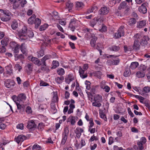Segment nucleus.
<instances>
[{"label": "nucleus", "mask_w": 150, "mask_h": 150, "mask_svg": "<svg viewBox=\"0 0 150 150\" xmlns=\"http://www.w3.org/2000/svg\"><path fill=\"white\" fill-rule=\"evenodd\" d=\"M95 101L94 102H93L92 103V105L94 106L97 107H100L101 106V104L99 102L98 103Z\"/></svg>", "instance_id": "57"}, {"label": "nucleus", "mask_w": 150, "mask_h": 150, "mask_svg": "<svg viewBox=\"0 0 150 150\" xmlns=\"http://www.w3.org/2000/svg\"><path fill=\"white\" fill-rule=\"evenodd\" d=\"M40 86H47L49 85L48 83L44 82L43 81H41L40 84Z\"/></svg>", "instance_id": "60"}, {"label": "nucleus", "mask_w": 150, "mask_h": 150, "mask_svg": "<svg viewBox=\"0 0 150 150\" xmlns=\"http://www.w3.org/2000/svg\"><path fill=\"white\" fill-rule=\"evenodd\" d=\"M137 144L138 145L139 147L140 150H142V149H143L144 147L143 145L144 144H142V143H141L140 142H139V141H138L137 142Z\"/></svg>", "instance_id": "58"}, {"label": "nucleus", "mask_w": 150, "mask_h": 150, "mask_svg": "<svg viewBox=\"0 0 150 150\" xmlns=\"http://www.w3.org/2000/svg\"><path fill=\"white\" fill-rule=\"evenodd\" d=\"M69 133V128L68 127H66L64 129V132L63 133L62 135L68 136Z\"/></svg>", "instance_id": "45"}, {"label": "nucleus", "mask_w": 150, "mask_h": 150, "mask_svg": "<svg viewBox=\"0 0 150 150\" xmlns=\"http://www.w3.org/2000/svg\"><path fill=\"white\" fill-rule=\"evenodd\" d=\"M17 106V108L18 110H20L21 111L24 110V107L23 105L22 106L18 102H16Z\"/></svg>", "instance_id": "43"}, {"label": "nucleus", "mask_w": 150, "mask_h": 150, "mask_svg": "<svg viewBox=\"0 0 150 150\" xmlns=\"http://www.w3.org/2000/svg\"><path fill=\"white\" fill-rule=\"evenodd\" d=\"M124 27L121 26L116 33L115 34L114 38L115 39L119 38L124 35Z\"/></svg>", "instance_id": "3"}, {"label": "nucleus", "mask_w": 150, "mask_h": 150, "mask_svg": "<svg viewBox=\"0 0 150 150\" xmlns=\"http://www.w3.org/2000/svg\"><path fill=\"white\" fill-rule=\"evenodd\" d=\"M83 129L80 127H77L75 130V133L76 134V136L78 138H80L81 133L83 132Z\"/></svg>", "instance_id": "11"}, {"label": "nucleus", "mask_w": 150, "mask_h": 150, "mask_svg": "<svg viewBox=\"0 0 150 150\" xmlns=\"http://www.w3.org/2000/svg\"><path fill=\"white\" fill-rule=\"evenodd\" d=\"M41 149V147L37 144H34L32 147V150H40Z\"/></svg>", "instance_id": "38"}, {"label": "nucleus", "mask_w": 150, "mask_h": 150, "mask_svg": "<svg viewBox=\"0 0 150 150\" xmlns=\"http://www.w3.org/2000/svg\"><path fill=\"white\" fill-rule=\"evenodd\" d=\"M4 46L3 45V46L0 47V52L1 53H3L6 52V49Z\"/></svg>", "instance_id": "63"}, {"label": "nucleus", "mask_w": 150, "mask_h": 150, "mask_svg": "<svg viewBox=\"0 0 150 150\" xmlns=\"http://www.w3.org/2000/svg\"><path fill=\"white\" fill-rule=\"evenodd\" d=\"M109 11V8L106 6L101 7L99 11V14L101 16L105 15L108 13Z\"/></svg>", "instance_id": "4"}, {"label": "nucleus", "mask_w": 150, "mask_h": 150, "mask_svg": "<svg viewBox=\"0 0 150 150\" xmlns=\"http://www.w3.org/2000/svg\"><path fill=\"white\" fill-rule=\"evenodd\" d=\"M27 124V127L29 129H31L35 128L36 126V125L35 124L34 120H29Z\"/></svg>", "instance_id": "8"}, {"label": "nucleus", "mask_w": 150, "mask_h": 150, "mask_svg": "<svg viewBox=\"0 0 150 150\" xmlns=\"http://www.w3.org/2000/svg\"><path fill=\"white\" fill-rule=\"evenodd\" d=\"M147 3H144L142 4V5L139 7V11L140 12L143 14L146 13L147 11L146 6H147Z\"/></svg>", "instance_id": "7"}, {"label": "nucleus", "mask_w": 150, "mask_h": 150, "mask_svg": "<svg viewBox=\"0 0 150 150\" xmlns=\"http://www.w3.org/2000/svg\"><path fill=\"white\" fill-rule=\"evenodd\" d=\"M89 124L90 125L89 126L88 131H90V129L94 125V122L93 121V118H92L89 119Z\"/></svg>", "instance_id": "48"}, {"label": "nucleus", "mask_w": 150, "mask_h": 150, "mask_svg": "<svg viewBox=\"0 0 150 150\" xmlns=\"http://www.w3.org/2000/svg\"><path fill=\"white\" fill-rule=\"evenodd\" d=\"M16 127L18 129L23 130L24 128L23 124L22 123L18 124L17 125Z\"/></svg>", "instance_id": "59"}, {"label": "nucleus", "mask_w": 150, "mask_h": 150, "mask_svg": "<svg viewBox=\"0 0 150 150\" xmlns=\"http://www.w3.org/2000/svg\"><path fill=\"white\" fill-rule=\"evenodd\" d=\"M20 48V46L18 44L17 46H16L15 47L12 49V50L13 52L14 53L16 54L18 52Z\"/></svg>", "instance_id": "39"}, {"label": "nucleus", "mask_w": 150, "mask_h": 150, "mask_svg": "<svg viewBox=\"0 0 150 150\" xmlns=\"http://www.w3.org/2000/svg\"><path fill=\"white\" fill-rule=\"evenodd\" d=\"M38 57L43 56L44 55V51L43 50H41L38 52Z\"/></svg>", "instance_id": "51"}, {"label": "nucleus", "mask_w": 150, "mask_h": 150, "mask_svg": "<svg viewBox=\"0 0 150 150\" xmlns=\"http://www.w3.org/2000/svg\"><path fill=\"white\" fill-rule=\"evenodd\" d=\"M120 61L119 58L113 57L111 59L108 60L107 62L110 65H117L119 63Z\"/></svg>", "instance_id": "5"}, {"label": "nucleus", "mask_w": 150, "mask_h": 150, "mask_svg": "<svg viewBox=\"0 0 150 150\" xmlns=\"http://www.w3.org/2000/svg\"><path fill=\"white\" fill-rule=\"evenodd\" d=\"M126 5V2L125 1H123L120 4L118 7V9L120 10H121L122 9H124L125 8Z\"/></svg>", "instance_id": "30"}, {"label": "nucleus", "mask_w": 150, "mask_h": 150, "mask_svg": "<svg viewBox=\"0 0 150 150\" xmlns=\"http://www.w3.org/2000/svg\"><path fill=\"white\" fill-rule=\"evenodd\" d=\"M26 96L25 94L21 93L18 95V101H23L25 100Z\"/></svg>", "instance_id": "14"}, {"label": "nucleus", "mask_w": 150, "mask_h": 150, "mask_svg": "<svg viewBox=\"0 0 150 150\" xmlns=\"http://www.w3.org/2000/svg\"><path fill=\"white\" fill-rule=\"evenodd\" d=\"M26 112L28 114H29L31 113L32 110L31 108L29 106H28L26 108Z\"/></svg>", "instance_id": "62"}, {"label": "nucleus", "mask_w": 150, "mask_h": 150, "mask_svg": "<svg viewBox=\"0 0 150 150\" xmlns=\"http://www.w3.org/2000/svg\"><path fill=\"white\" fill-rule=\"evenodd\" d=\"M57 73L60 75H63L64 74V70L62 68L59 69L57 71Z\"/></svg>", "instance_id": "42"}, {"label": "nucleus", "mask_w": 150, "mask_h": 150, "mask_svg": "<svg viewBox=\"0 0 150 150\" xmlns=\"http://www.w3.org/2000/svg\"><path fill=\"white\" fill-rule=\"evenodd\" d=\"M0 11L2 12L4 14V15L7 16H9V11L8 10H4L2 9H0Z\"/></svg>", "instance_id": "56"}, {"label": "nucleus", "mask_w": 150, "mask_h": 150, "mask_svg": "<svg viewBox=\"0 0 150 150\" xmlns=\"http://www.w3.org/2000/svg\"><path fill=\"white\" fill-rule=\"evenodd\" d=\"M66 8H67L69 11H70V10H71L73 6V3L71 2L70 1H69L66 2Z\"/></svg>", "instance_id": "21"}, {"label": "nucleus", "mask_w": 150, "mask_h": 150, "mask_svg": "<svg viewBox=\"0 0 150 150\" xmlns=\"http://www.w3.org/2000/svg\"><path fill=\"white\" fill-rule=\"evenodd\" d=\"M98 27H95L94 29L100 31H101L105 32L106 30V27L105 26H104L102 24H99L98 25Z\"/></svg>", "instance_id": "16"}, {"label": "nucleus", "mask_w": 150, "mask_h": 150, "mask_svg": "<svg viewBox=\"0 0 150 150\" xmlns=\"http://www.w3.org/2000/svg\"><path fill=\"white\" fill-rule=\"evenodd\" d=\"M48 25L47 24H44L43 25H41L39 28V30L40 31H43L45 30L48 26Z\"/></svg>", "instance_id": "40"}, {"label": "nucleus", "mask_w": 150, "mask_h": 150, "mask_svg": "<svg viewBox=\"0 0 150 150\" xmlns=\"http://www.w3.org/2000/svg\"><path fill=\"white\" fill-rule=\"evenodd\" d=\"M134 37L135 39V40H140L142 38V37L141 36L140 34L139 33L136 34L134 36Z\"/></svg>", "instance_id": "49"}, {"label": "nucleus", "mask_w": 150, "mask_h": 150, "mask_svg": "<svg viewBox=\"0 0 150 150\" xmlns=\"http://www.w3.org/2000/svg\"><path fill=\"white\" fill-rule=\"evenodd\" d=\"M94 101L96 102H100L102 101V97L99 95H96L94 97Z\"/></svg>", "instance_id": "29"}, {"label": "nucleus", "mask_w": 150, "mask_h": 150, "mask_svg": "<svg viewBox=\"0 0 150 150\" xmlns=\"http://www.w3.org/2000/svg\"><path fill=\"white\" fill-rule=\"evenodd\" d=\"M74 76L71 74H69L67 75L65 79L66 83L69 84L70 83L74 80Z\"/></svg>", "instance_id": "9"}, {"label": "nucleus", "mask_w": 150, "mask_h": 150, "mask_svg": "<svg viewBox=\"0 0 150 150\" xmlns=\"http://www.w3.org/2000/svg\"><path fill=\"white\" fill-rule=\"evenodd\" d=\"M141 40H142V41L140 42H141V44L146 45L148 43L147 41L149 40V38L147 36H145L142 38L141 39Z\"/></svg>", "instance_id": "18"}, {"label": "nucleus", "mask_w": 150, "mask_h": 150, "mask_svg": "<svg viewBox=\"0 0 150 150\" xmlns=\"http://www.w3.org/2000/svg\"><path fill=\"white\" fill-rule=\"evenodd\" d=\"M85 84L86 85V89L88 90H89L91 88L90 87V84L91 83L90 82L86 80L85 82Z\"/></svg>", "instance_id": "54"}, {"label": "nucleus", "mask_w": 150, "mask_h": 150, "mask_svg": "<svg viewBox=\"0 0 150 150\" xmlns=\"http://www.w3.org/2000/svg\"><path fill=\"white\" fill-rule=\"evenodd\" d=\"M97 137L96 136H95L93 135V136H92L89 139L90 142H92L94 140H98Z\"/></svg>", "instance_id": "64"}, {"label": "nucleus", "mask_w": 150, "mask_h": 150, "mask_svg": "<svg viewBox=\"0 0 150 150\" xmlns=\"http://www.w3.org/2000/svg\"><path fill=\"white\" fill-rule=\"evenodd\" d=\"M146 69H143L142 71H137L136 73V76L138 78H142L144 77L145 74V72L144 71Z\"/></svg>", "instance_id": "12"}, {"label": "nucleus", "mask_w": 150, "mask_h": 150, "mask_svg": "<svg viewBox=\"0 0 150 150\" xmlns=\"http://www.w3.org/2000/svg\"><path fill=\"white\" fill-rule=\"evenodd\" d=\"M26 137L23 135H20L18 136L16 139V141L18 144L20 142H22L26 139Z\"/></svg>", "instance_id": "13"}, {"label": "nucleus", "mask_w": 150, "mask_h": 150, "mask_svg": "<svg viewBox=\"0 0 150 150\" xmlns=\"http://www.w3.org/2000/svg\"><path fill=\"white\" fill-rule=\"evenodd\" d=\"M52 58L51 55L50 54H47L43 57L41 59V62L42 63H44V64L46 63V61L47 59H50Z\"/></svg>", "instance_id": "20"}, {"label": "nucleus", "mask_w": 150, "mask_h": 150, "mask_svg": "<svg viewBox=\"0 0 150 150\" xmlns=\"http://www.w3.org/2000/svg\"><path fill=\"white\" fill-rule=\"evenodd\" d=\"M140 41L139 40H135L134 44L133 46V48L134 50H138L139 48L140 45L139 43Z\"/></svg>", "instance_id": "15"}, {"label": "nucleus", "mask_w": 150, "mask_h": 150, "mask_svg": "<svg viewBox=\"0 0 150 150\" xmlns=\"http://www.w3.org/2000/svg\"><path fill=\"white\" fill-rule=\"evenodd\" d=\"M146 24V21L143 20L139 21L137 23V28H141L144 27Z\"/></svg>", "instance_id": "10"}, {"label": "nucleus", "mask_w": 150, "mask_h": 150, "mask_svg": "<svg viewBox=\"0 0 150 150\" xmlns=\"http://www.w3.org/2000/svg\"><path fill=\"white\" fill-rule=\"evenodd\" d=\"M19 1L20 0H16L12 2L13 3V9H16L19 7L20 3Z\"/></svg>", "instance_id": "24"}, {"label": "nucleus", "mask_w": 150, "mask_h": 150, "mask_svg": "<svg viewBox=\"0 0 150 150\" xmlns=\"http://www.w3.org/2000/svg\"><path fill=\"white\" fill-rule=\"evenodd\" d=\"M58 13L56 11H53L52 12V16L53 18L55 19L58 20L59 19V17L58 15Z\"/></svg>", "instance_id": "41"}, {"label": "nucleus", "mask_w": 150, "mask_h": 150, "mask_svg": "<svg viewBox=\"0 0 150 150\" xmlns=\"http://www.w3.org/2000/svg\"><path fill=\"white\" fill-rule=\"evenodd\" d=\"M29 60L38 66H40L41 65L42 63L38 58L33 57H29Z\"/></svg>", "instance_id": "6"}, {"label": "nucleus", "mask_w": 150, "mask_h": 150, "mask_svg": "<svg viewBox=\"0 0 150 150\" xmlns=\"http://www.w3.org/2000/svg\"><path fill=\"white\" fill-rule=\"evenodd\" d=\"M18 26V24L17 21H13L11 25V27L13 30H15Z\"/></svg>", "instance_id": "37"}, {"label": "nucleus", "mask_w": 150, "mask_h": 150, "mask_svg": "<svg viewBox=\"0 0 150 150\" xmlns=\"http://www.w3.org/2000/svg\"><path fill=\"white\" fill-rule=\"evenodd\" d=\"M36 18V16L35 15H33L31 17L29 18L28 21V23L29 24H32L34 23L35 18Z\"/></svg>", "instance_id": "22"}, {"label": "nucleus", "mask_w": 150, "mask_h": 150, "mask_svg": "<svg viewBox=\"0 0 150 150\" xmlns=\"http://www.w3.org/2000/svg\"><path fill=\"white\" fill-rule=\"evenodd\" d=\"M99 21L100 22L103 21V18L101 17H98L97 18H95L93 19L91 21L90 23V25L94 28H95L94 27L95 25H97L98 24H99ZM95 27H97L96 26H95Z\"/></svg>", "instance_id": "2"}, {"label": "nucleus", "mask_w": 150, "mask_h": 150, "mask_svg": "<svg viewBox=\"0 0 150 150\" xmlns=\"http://www.w3.org/2000/svg\"><path fill=\"white\" fill-rule=\"evenodd\" d=\"M142 91L145 93H148L150 91V87L145 86L143 88Z\"/></svg>", "instance_id": "46"}, {"label": "nucleus", "mask_w": 150, "mask_h": 150, "mask_svg": "<svg viewBox=\"0 0 150 150\" xmlns=\"http://www.w3.org/2000/svg\"><path fill=\"white\" fill-rule=\"evenodd\" d=\"M17 44L15 42H10V47H11L12 50L16 46H17Z\"/></svg>", "instance_id": "53"}, {"label": "nucleus", "mask_w": 150, "mask_h": 150, "mask_svg": "<svg viewBox=\"0 0 150 150\" xmlns=\"http://www.w3.org/2000/svg\"><path fill=\"white\" fill-rule=\"evenodd\" d=\"M9 39L8 38H5L1 41V43L3 46H6L8 44Z\"/></svg>", "instance_id": "32"}, {"label": "nucleus", "mask_w": 150, "mask_h": 150, "mask_svg": "<svg viewBox=\"0 0 150 150\" xmlns=\"http://www.w3.org/2000/svg\"><path fill=\"white\" fill-rule=\"evenodd\" d=\"M121 0H110V4L111 6H114L116 4H118L120 2Z\"/></svg>", "instance_id": "36"}, {"label": "nucleus", "mask_w": 150, "mask_h": 150, "mask_svg": "<svg viewBox=\"0 0 150 150\" xmlns=\"http://www.w3.org/2000/svg\"><path fill=\"white\" fill-rule=\"evenodd\" d=\"M23 45V44H22L20 45V50L23 54H26L27 50Z\"/></svg>", "instance_id": "31"}, {"label": "nucleus", "mask_w": 150, "mask_h": 150, "mask_svg": "<svg viewBox=\"0 0 150 150\" xmlns=\"http://www.w3.org/2000/svg\"><path fill=\"white\" fill-rule=\"evenodd\" d=\"M64 79V77L63 76H61L60 77H57L56 78H55V81L57 83L60 84L62 83Z\"/></svg>", "instance_id": "34"}, {"label": "nucleus", "mask_w": 150, "mask_h": 150, "mask_svg": "<svg viewBox=\"0 0 150 150\" xmlns=\"http://www.w3.org/2000/svg\"><path fill=\"white\" fill-rule=\"evenodd\" d=\"M45 127V125L43 123L40 122L38 124V128L40 131H42L44 129Z\"/></svg>", "instance_id": "44"}, {"label": "nucleus", "mask_w": 150, "mask_h": 150, "mask_svg": "<svg viewBox=\"0 0 150 150\" xmlns=\"http://www.w3.org/2000/svg\"><path fill=\"white\" fill-rule=\"evenodd\" d=\"M137 22L136 19L134 18H131L129 20L128 23L130 26H133Z\"/></svg>", "instance_id": "19"}, {"label": "nucleus", "mask_w": 150, "mask_h": 150, "mask_svg": "<svg viewBox=\"0 0 150 150\" xmlns=\"http://www.w3.org/2000/svg\"><path fill=\"white\" fill-rule=\"evenodd\" d=\"M26 67L27 69H26L27 71V73L28 74H30L32 71L33 70V66L32 65L30 64H28L27 66Z\"/></svg>", "instance_id": "33"}, {"label": "nucleus", "mask_w": 150, "mask_h": 150, "mask_svg": "<svg viewBox=\"0 0 150 150\" xmlns=\"http://www.w3.org/2000/svg\"><path fill=\"white\" fill-rule=\"evenodd\" d=\"M21 31V34L19 35V38L22 41L27 39L28 37L32 38L34 36V35L32 31L28 30L26 26H24Z\"/></svg>", "instance_id": "1"}, {"label": "nucleus", "mask_w": 150, "mask_h": 150, "mask_svg": "<svg viewBox=\"0 0 150 150\" xmlns=\"http://www.w3.org/2000/svg\"><path fill=\"white\" fill-rule=\"evenodd\" d=\"M92 39L91 40L90 44L91 46L94 47L96 45V41L97 39V38L94 36V35H91Z\"/></svg>", "instance_id": "17"}, {"label": "nucleus", "mask_w": 150, "mask_h": 150, "mask_svg": "<svg viewBox=\"0 0 150 150\" xmlns=\"http://www.w3.org/2000/svg\"><path fill=\"white\" fill-rule=\"evenodd\" d=\"M109 48L110 50L115 52L119 51L120 49V48L119 46L115 45L110 47Z\"/></svg>", "instance_id": "28"}, {"label": "nucleus", "mask_w": 150, "mask_h": 150, "mask_svg": "<svg viewBox=\"0 0 150 150\" xmlns=\"http://www.w3.org/2000/svg\"><path fill=\"white\" fill-rule=\"evenodd\" d=\"M42 64L41 65V70L42 71H46L47 70L46 63L44 64V63H42Z\"/></svg>", "instance_id": "55"}, {"label": "nucleus", "mask_w": 150, "mask_h": 150, "mask_svg": "<svg viewBox=\"0 0 150 150\" xmlns=\"http://www.w3.org/2000/svg\"><path fill=\"white\" fill-rule=\"evenodd\" d=\"M84 6L82 2H77L76 3V7L78 8H82Z\"/></svg>", "instance_id": "50"}, {"label": "nucleus", "mask_w": 150, "mask_h": 150, "mask_svg": "<svg viewBox=\"0 0 150 150\" xmlns=\"http://www.w3.org/2000/svg\"><path fill=\"white\" fill-rule=\"evenodd\" d=\"M4 85L6 88H9V79H7L5 81Z\"/></svg>", "instance_id": "61"}, {"label": "nucleus", "mask_w": 150, "mask_h": 150, "mask_svg": "<svg viewBox=\"0 0 150 150\" xmlns=\"http://www.w3.org/2000/svg\"><path fill=\"white\" fill-rule=\"evenodd\" d=\"M124 13L126 15H129L130 13V8L129 6L127 7L124 11Z\"/></svg>", "instance_id": "52"}, {"label": "nucleus", "mask_w": 150, "mask_h": 150, "mask_svg": "<svg viewBox=\"0 0 150 150\" xmlns=\"http://www.w3.org/2000/svg\"><path fill=\"white\" fill-rule=\"evenodd\" d=\"M41 23V21L40 19L37 18L35 20L34 23L35 24V27L37 28L40 25Z\"/></svg>", "instance_id": "27"}, {"label": "nucleus", "mask_w": 150, "mask_h": 150, "mask_svg": "<svg viewBox=\"0 0 150 150\" xmlns=\"http://www.w3.org/2000/svg\"><path fill=\"white\" fill-rule=\"evenodd\" d=\"M67 122H70L71 124V125H74L76 122L75 117L72 116L70 117L68 119H67Z\"/></svg>", "instance_id": "23"}, {"label": "nucleus", "mask_w": 150, "mask_h": 150, "mask_svg": "<svg viewBox=\"0 0 150 150\" xmlns=\"http://www.w3.org/2000/svg\"><path fill=\"white\" fill-rule=\"evenodd\" d=\"M59 63L58 61H53L52 63V69H54L59 66Z\"/></svg>", "instance_id": "35"}, {"label": "nucleus", "mask_w": 150, "mask_h": 150, "mask_svg": "<svg viewBox=\"0 0 150 150\" xmlns=\"http://www.w3.org/2000/svg\"><path fill=\"white\" fill-rule=\"evenodd\" d=\"M131 71L129 68H126L125 70L123 73V75L125 77L129 76L131 74Z\"/></svg>", "instance_id": "25"}, {"label": "nucleus", "mask_w": 150, "mask_h": 150, "mask_svg": "<svg viewBox=\"0 0 150 150\" xmlns=\"http://www.w3.org/2000/svg\"><path fill=\"white\" fill-rule=\"evenodd\" d=\"M1 20L4 21H7L9 20V16L5 15L4 16L1 17Z\"/></svg>", "instance_id": "47"}, {"label": "nucleus", "mask_w": 150, "mask_h": 150, "mask_svg": "<svg viewBox=\"0 0 150 150\" xmlns=\"http://www.w3.org/2000/svg\"><path fill=\"white\" fill-rule=\"evenodd\" d=\"M139 63L137 62H133L131 63L130 67L132 69H134L137 67Z\"/></svg>", "instance_id": "26"}]
</instances>
